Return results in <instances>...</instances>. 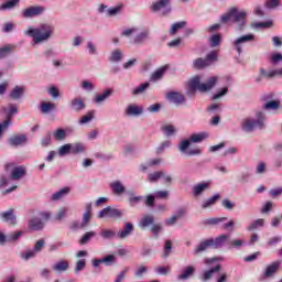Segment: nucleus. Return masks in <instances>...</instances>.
<instances>
[{"label": "nucleus", "mask_w": 282, "mask_h": 282, "mask_svg": "<svg viewBox=\"0 0 282 282\" xmlns=\"http://www.w3.org/2000/svg\"><path fill=\"white\" fill-rule=\"evenodd\" d=\"M224 246H228V248H241V246H243V240H230V235L224 234L216 238L200 241L199 245L195 247L194 254H202V252H206L208 248L219 250V248H224Z\"/></svg>", "instance_id": "f257e3e1"}, {"label": "nucleus", "mask_w": 282, "mask_h": 282, "mask_svg": "<svg viewBox=\"0 0 282 282\" xmlns=\"http://www.w3.org/2000/svg\"><path fill=\"white\" fill-rule=\"evenodd\" d=\"M215 85H217V77H209L206 83L202 84L199 76H195L187 85V96H195L197 89L200 93L209 91Z\"/></svg>", "instance_id": "f03ea898"}, {"label": "nucleus", "mask_w": 282, "mask_h": 282, "mask_svg": "<svg viewBox=\"0 0 282 282\" xmlns=\"http://www.w3.org/2000/svg\"><path fill=\"white\" fill-rule=\"evenodd\" d=\"M54 32V28H52L48 24H42L37 29H30L28 31V35L32 36L33 42L35 44L43 43V41H47L50 36H52V33Z\"/></svg>", "instance_id": "7ed1b4c3"}, {"label": "nucleus", "mask_w": 282, "mask_h": 282, "mask_svg": "<svg viewBox=\"0 0 282 282\" xmlns=\"http://www.w3.org/2000/svg\"><path fill=\"white\" fill-rule=\"evenodd\" d=\"M246 17H248L246 11H239L237 7H234L220 17V23H241V21H246Z\"/></svg>", "instance_id": "20e7f679"}, {"label": "nucleus", "mask_w": 282, "mask_h": 282, "mask_svg": "<svg viewBox=\"0 0 282 282\" xmlns=\"http://www.w3.org/2000/svg\"><path fill=\"white\" fill-rule=\"evenodd\" d=\"M219 58V53L217 51H212L204 58L197 57L193 61L192 67L193 69H206V67H210L212 63H217Z\"/></svg>", "instance_id": "39448f33"}, {"label": "nucleus", "mask_w": 282, "mask_h": 282, "mask_svg": "<svg viewBox=\"0 0 282 282\" xmlns=\"http://www.w3.org/2000/svg\"><path fill=\"white\" fill-rule=\"evenodd\" d=\"M4 171H11L10 180H13V181H19L25 177V175H28V170H25V166L23 165L17 166V163L14 162L7 163L4 165Z\"/></svg>", "instance_id": "423d86ee"}, {"label": "nucleus", "mask_w": 282, "mask_h": 282, "mask_svg": "<svg viewBox=\"0 0 282 282\" xmlns=\"http://www.w3.org/2000/svg\"><path fill=\"white\" fill-rule=\"evenodd\" d=\"M257 118L258 120L245 119L242 122L243 131L250 133L251 131H254V129H263V112H258Z\"/></svg>", "instance_id": "0eeeda50"}, {"label": "nucleus", "mask_w": 282, "mask_h": 282, "mask_svg": "<svg viewBox=\"0 0 282 282\" xmlns=\"http://www.w3.org/2000/svg\"><path fill=\"white\" fill-rule=\"evenodd\" d=\"M45 12L43 6H31L22 10L21 17L23 19H34V17H41Z\"/></svg>", "instance_id": "6e6552de"}, {"label": "nucleus", "mask_w": 282, "mask_h": 282, "mask_svg": "<svg viewBox=\"0 0 282 282\" xmlns=\"http://www.w3.org/2000/svg\"><path fill=\"white\" fill-rule=\"evenodd\" d=\"M124 213L118 208H111L110 206L100 210L97 215L98 219H105V217H109L110 219H120Z\"/></svg>", "instance_id": "1a4fd4ad"}, {"label": "nucleus", "mask_w": 282, "mask_h": 282, "mask_svg": "<svg viewBox=\"0 0 282 282\" xmlns=\"http://www.w3.org/2000/svg\"><path fill=\"white\" fill-rule=\"evenodd\" d=\"M8 144L9 147H13V149H19V147L28 144V135L13 134L8 139Z\"/></svg>", "instance_id": "9d476101"}, {"label": "nucleus", "mask_w": 282, "mask_h": 282, "mask_svg": "<svg viewBox=\"0 0 282 282\" xmlns=\"http://www.w3.org/2000/svg\"><path fill=\"white\" fill-rule=\"evenodd\" d=\"M153 12H160L163 10V14H170L171 12V0H159L152 4Z\"/></svg>", "instance_id": "9b49d317"}, {"label": "nucleus", "mask_w": 282, "mask_h": 282, "mask_svg": "<svg viewBox=\"0 0 282 282\" xmlns=\"http://www.w3.org/2000/svg\"><path fill=\"white\" fill-rule=\"evenodd\" d=\"M165 97L170 102H173L174 105H177V106L184 105V102H186V97H184V95H182L178 91H169L166 93Z\"/></svg>", "instance_id": "f8f14e48"}, {"label": "nucleus", "mask_w": 282, "mask_h": 282, "mask_svg": "<svg viewBox=\"0 0 282 282\" xmlns=\"http://www.w3.org/2000/svg\"><path fill=\"white\" fill-rule=\"evenodd\" d=\"M281 263H282L281 260H276L270 263L269 265H267L263 272V276H265V279H271V276H274V274L279 272V269L281 268Z\"/></svg>", "instance_id": "ddd939ff"}, {"label": "nucleus", "mask_w": 282, "mask_h": 282, "mask_svg": "<svg viewBox=\"0 0 282 282\" xmlns=\"http://www.w3.org/2000/svg\"><path fill=\"white\" fill-rule=\"evenodd\" d=\"M250 41H254L253 34L242 35L238 37L236 41H234V46L237 50L238 54H241L243 43H248Z\"/></svg>", "instance_id": "4468645a"}, {"label": "nucleus", "mask_w": 282, "mask_h": 282, "mask_svg": "<svg viewBox=\"0 0 282 282\" xmlns=\"http://www.w3.org/2000/svg\"><path fill=\"white\" fill-rule=\"evenodd\" d=\"M3 221H7L10 226H17V216L14 215V209H9L8 212H2L0 214Z\"/></svg>", "instance_id": "2eb2a0df"}, {"label": "nucleus", "mask_w": 282, "mask_h": 282, "mask_svg": "<svg viewBox=\"0 0 282 282\" xmlns=\"http://www.w3.org/2000/svg\"><path fill=\"white\" fill-rule=\"evenodd\" d=\"M153 224H155V218L148 214L140 219L139 228H141V230H147V228H149V226H153Z\"/></svg>", "instance_id": "dca6fc26"}, {"label": "nucleus", "mask_w": 282, "mask_h": 282, "mask_svg": "<svg viewBox=\"0 0 282 282\" xmlns=\"http://www.w3.org/2000/svg\"><path fill=\"white\" fill-rule=\"evenodd\" d=\"M221 270V264H217L216 267L204 271L203 275L200 276V281L208 282L210 279H213V275L215 272H219Z\"/></svg>", "instance_id": "f3484780"}, {"label": "nucleus", "mask_w": 282, "mask_h": 282, "mask_svg": "<svg viewBox=\"0 0 282 282\" xmlns=\"http://www.w3.org/2000/svg\"><path fill=\"white\" fill-rule=\"evenodd\" d=\"M195 274V267L188 265L183 269V272L177 275L178 281H188Z\"/></svg>", "instance_id": "a211bd4d"}, {"label": "nucleus", "mask_w": 282, "mask_h": 282, "mask_svg": "<svg viewBox=\"0 0 282 282\" xmlns=\"http://www.w3.org/2000/svg\"><path fill=\"white\" fill-rule=\"evenodd\" d=\"M23 94H25V87L15 86L9 94V98L10 100H19V98H23Z\"/></svg>", "instance_id": "6ab92c4d"}, {"label": "nucleus", "mask_w": 282, "mask_h": 282, "mask_svg": "<svg viewBox=\"0 0 282 282\" xmlns=\"http://www.w3.org/2000/svg\"><path fill=\"white\" fill-rule=\"evenodd\" d=\"M29 228L31 230H43V228H45V223H43L41 218L32 217L29 220Z\"/></svg>", "instance_id": "aec40b11"}, {"label": "nucleus", "mask_w": 282, "mask_h": 282, "mask_svg": "<svg viewBox=\"0 0 282 282\" xmlns=\"http://www.w3.org/2000/svg\"><path fill=\"white\" fill-rule=\"evenodd\" d=\"M14 50H17V45L14 44H7L0 47V61H2L3 58H8V56H10L12 52H14Z\"/></svg>", "instance_id": "412c9836"}, {"label": "nucleus", "mask_w": 282, "mask_h": 282, "mask_svg": "<svg viewBox=\"0 0 282 282\" xmlns=\"http://www.w3.org/2000/svg\"><path fill=\"white\" fill-rule=\"evenodd\" d=\"M131 232H133V224L126 223L123 226V230H120L117 234V237H119V239H127V237H129V235H131Z\"/></svg>", "instance_id": "4be33fe9"}, {"label": "nucleus", "mask_w": 282, "mask_h": 282, "mask_svg": "<svg viewBox=\"0 0 282 282\" xmlns=\"http://www.w3.org/2000/svg\"><path fill=\"white\" fill-rule=\"evenodd\" d=\"M169 70V65H164L160 68H158L154 73H152L150 80H160L162 79V76H164V74H166V72Z\"/></svg>", "instance_id": "5701e85b"}, {"label": "nucleus", "mask_w": 282, "mask_h": 282, "mask_svg": "<svg viewBox=\"0 0 282 282\" xmlns=\"http://www.w3.org/2000/svg\"><path fill=\"white\" fill-rule=\"evenodd\" d=\"M209 186L210 182H202L196 184L193 188L194 197H199V195H202V193H204V191H206V188H208Z\"/></svg>", "instance_id": "b1692460"}, {"label": "nucleus", "mask_w": 282, "mask_h": 282, "mask_svg": "<svg viewBox=\"0 0 282 282\" xmlns=\"http://www.w3.org/2000/svg\"><path fill=\"white\" fill-rule=\"evenodd\" d=\"M70 107L72 109H74V111H83V109H85L86 107L85 100H83L82 98H75L72 100Z\"/></svg>", "instance_id": "393cba45"}, {"label": "nucleus", "mask_w": 282, "mask_h": 282, "mask_svg": "<svg viewBox=\"0 0 282 282\" xmlns=\"http://www.w3.org/2000/svg\"><path fill=\"white\" fill-rule=\"evenodd\" d=\"M219 199H221V195L215 194L214 196H212L207 200H204V203L202 205V208H204V209L210 208V206H215V204H217V202H219Z\"/></svg>", "instance_id": "a878e982"}, {"label": "nucleus", "mask_w": 282, "mask_h": 282, "mask_svg": "<svg viewBox=\"0 0 282 282\" xmlns=\"http://www.w3.org/2000/svg\"><path fill=\"white\" fill-rule=\"evenodd\" d=\"M113 94V88H108L95 97V102H102Z\"/></svg>", "instance_id": "bb28decb"}, {"label": "nucleus", "mask_w": 282, "mask_h": 282, "mask_svg": "<svg viewBox=\"0 0 282 282\" xmlns=\"http://www.w3.org/2000/svg\"><path fill=\"white\" fill-rule=\"evenodd\" d=\"M110 187L115 195H122V193H124V185H122V183H120V181L112 182L110 184Z\"/></svg>", "instance_id": "cd10ccee"}, {"label": "nucleus", "mask_w": 282, "mask_h": 282, "mask_svg": "<svg viewBox=\"0 0 282 282\" xmlns=\"http://www.w3.org/2000/svg\"><path fill=\"white\" fill-rule=\"evenodd\" d=\"M54 272H66L69 270V262L62 260L53 265Z\"/></svg>", "instance_id": "c85d7f7f"}, {"label": "nucleus", "mask_w": 282, "mask_h": 282, "mask_svg": "<svg viewBox=\"0 0 282 282\" xmlns=\"http://www.w3.org/2000/svg\"><path fill=\"white\" fill-rule=\"evenodd\" d=\"M126 113H127V116H141L142 108H140L139 106H135V105H130L126 109Z\"/></svg>", "instance_id": "c756f323"}, {"label": "nucleus", "mask_w": 282, "mask_h": 282, "mask_svg": "<svg viewBox=\"0 0 282 282\" xmlns=\"http://www.w3.org/2000/svg\"><path fill=\"white\" fill-rule=\"evenodd\" d=\"M206 138H208V133H206V132L194 133L189 137V141H192L194 143H199V142H204V140H206Z\"/></svg>", "instance_id": "7c9ffc66"}, {"label": "nucleus", "mask_w": 282, "mask_h": 282, "mask_svg": "<svg viewBox=\"0 0 282 282\" xmlns=\"http://www.w3.org/2000/svg\"><path fill=\"white\" fill-rule=\"evenodd\" d=\"M96 237V231H87L86 234L83 235V237L79 240L80 246H85L91 241Z\"/></svg>", "instance_id": "2f4dec72"}, {"label": "nucleus", "mask_w": 282, "mask_h": 282, "mask_svg": "<svg viewBox=\"0 0 282 282\" xmlns=\"http://www.w3.org/2000/svg\"><path fill=\"white\" fill-rule=\"evenodd\" d=\"M265 226V220L263 218L256 219L253 223L249 225L247 230L252 231L257 230V228H263Z\"/></svg>", "instance_id": "473e14b6"}, {"label": "nucleus", "mask_w": 282, "mask_h": 282, "mask_svg": "<svg viewBox=\"0 0 282 282\" xmlns=\"http://www.w3.org/2000/svg\"><path fill=\"white\" fill-rule=\"evenodd\" d=\"M70 153H73L74 155H78V153H85V144L83 143L70 144Z\"/></svg>", "instance_id": "72a5a7b5"}, {"label": "nucleus", "mask_w": 282, "mask_h": 282, "mask_svg": "<svg viewBox=\"0 0 282 282\" xmlns=\"http://www.w3.org/2000/svg\"><path fill=\"white\" fill-rule=\"evenodd\" d=\"M21 0H9L0 6V10H12L19 6Z\"/></svg>", "instance_id": "f704fd0d"}, {"label": "nucleus", "mask_w": 282, "mask_h": 282, "mask_svg": "<svg viewBox=\"0 0 282 282\" xmlns=\"http://www.w3.org/2000/svg\"><path fill=\"white\" fill-rule=\"evenodd\" d=\"M183 28H186V21L176 22L172 25L170 34L172 36H175V34H177V31L183 30Z\"/></svg>", "instance_id": "c9c22d12"}, {"label": "nucleus", "mask_w": 282, "mask_h": 282, "mask_svg": "<svg viewBox=\"0 0 282 282\" xmlns=\"http://www.w3.org/2000/svg\"><path fill=\"white\" fill-rule=\"evenodd\" d=\"M56 109V105L54 102L47 101L41 104L42 113H50V111H54Z\"/></svg>", "instance_id": "e433bc0d"}, {"label": "nucleus", "mask_w": 282, "mask_h": 282, "mask_svg": "<svg viewBox=\"0 0 282 282\" xmlns=\"http://www.w3.org/2000/svg\"><path fill=\"white\" fill-rule=\"evenodd\" d=\"M69 193V187L62 188L61 191L54 193L52 195V200L53 202H58V199H62V197H65Z\"/></svg>", "instance_id": "4c0bfd02"}, {"label": "nucleus", "mask_w": 282, "mask_h": 282, "mask_svg": "<svg viewBox=\"0 0 282 282\" xmlns=\"http://www.w3.org/2000/svg\"><path fill=\"white\" fill-rule=\"evenodd\" d=\"M96 111L90 110L85 116H83L79 120V124H87V122H91L94 120Z\"/></svg>", "instance_id": "58836bf2"}, {"label": "nucleus", "mask_w": 282, "mask_h": 282, "mask_svg": "<svg viewBox=\"0 0 282 282\" xmlns=\"http://www.w3.org/2000/svg\"><path fill=\"white\" fill-rule=\"evenodd\" d=\"M17 113H19V108L17 107V105L10 104L9 105V111H8L7 119H6V120H9V124L12 120V116H14Z\"/></svg>", "instance_id": "ea45409f"}, {"label": "nucleus", "mask_w": 282, "mask_h": 282, "mask_svg": "<svg viewBox=\"0 0 282 282\" xmlns=\"http://www.w3.org/2000/svg\"><path fill=\"white\" fill-rule=\"evenodd\" d=\"M53 138L57 141L65 140V138H67V132L63 128H58L53 133Z\"/></svg>", "instance_id": "a19ab883"}, {"label": "nucleus", "mask_w": 282, "mask_h": 282, "mask_svg": "<svg viewBox=\"0 0 282 282\" xmlns=\"http://www.w3.org/2000/svg\"><path fill=\"white\" fill-rule=\"evenodd\" d=\"M149 39V30H143L134 37V43H144Z\"/></svg>", "instance_id": "79ce46f5"}, {"label": "nucleus", "mask_w": 282, "mask_h": 282, "mask_svg": "<svg viewBox=\"0 0 282 282\" xmlns=\"http://www.w3.org/2000/svg\"><path fill=\"white\" fill-rule=\"evenodd\" d=\"M161 130L167 138H171V135H173V133H175V126L165 124V126L161 127Z\"/></svg>", "instance_id": "37998d69"}, {"label": "nucleus", "mask_w": 282, "mask_h": 282, "mask_svg": "<svg viewBox=\"0 0 282 282\" xmlns=\"http://www.w3.org/2000/svg\"><path fill=\"white\" fill-rule=\"evenodd\" d=\"M227 217H220V218H208L205 220L206 226H217V224H221V221H226Z\"/></svg>", "instance_id": "c03bdc74"}, {"label": "nucleus", "mask_w": 282, "mask_h": 282, "mask_svg": "<svg viewBox=\"0 0 282 282\" xmlns=\"http://www.w3.org/2000/svg\"><path fill=\"white\" fill-rule=\"evenodd\" d=\"M221 43V34H214L209 39L210 47H217Z\"/></svg>", "instance_id": "a18cd8bd"}, {"label": "nucleus", "mask_w": 282, "mask_h": 282, "mask_svg": "<svg viewBox=\"0 0 282 282\" xmlns=\"http://www.w3.org/2000/svg\"><path fill=\"white\" fill-rule=\"evenodd\" d=\"M149 86H150L149 83L141 84L139 87L133 89L132 95L138 96L140 94H144V91H147V89H149Z\"/></svg>", "instance_id": "49530a36"}, {"label": "nucleus", "mask_w": 282, "mask_h": 282, "mask_svg": "<svg viewBox=\"0 0 282 282\" xmlns=\"http://www.w3.org/2000/svg\"><path fill=\"white\" fill-rule=\"evenodd\" d=\"M66 216H67V208L62 207L58 209L57 214L53 218V221H62V219H65Z\"/></svg>", "instance_id": "de8ad7c7"}, {"label": "nucleus", "mask_w": 282, "mask_h": 282, "mask_svg": "<svg viewBox=\"0 0 282 282\" xmlns=\"http://www.w3.org/2000/svg\"><path fill=\"white\" fill-rule=\"evenodd\" d=\"M68 153H72V144L69 143L62 145L58 150V155L62 158L68 155Z\"/></svg>", "instance_id": "09e8293b"}, {"label": "nucleus", "mask_w": 282, "mask_h": 282, "mask_svg": "<svg viewBox=\"0 0 282 282\" xmlns=\"http://www.w3.org/2000/svg\"><path fill=\"white\" fill-rule=\"evenodd\" d=\"M161 177H164V173L162 171L150 173L148 175V181L149 182H158Z\"/></svg>", "instance_id": "8fccbe9b"}, {"label": "nucleus", "mask_w": 282, "mask_h": 282, "mask_svg": "<svg viewBox=\"0 0 282 282\" xmlns=\"http://www.w3.org/2000/svg\"><path fill=\"white\" fill-rule=\"evenodd\" d=\"M100 236L102 239H113V237H116V231L111 229H102Z\"/></svg>", "instance_id": "3c124183"}, {"label": "nucleus", "mask_w": 282, "mask_h": 282, "mask_svg": "<svg viewBox=\"0 0 282 282\" xmlns=\"http://www.w3.org/2000/svg\"><path fill=\"white\" fill-rule=\"evenodd\" d=\"M110 61L111 63H118V61H122V52L120 50H115L111 53Z\"/></svg>", "instance_id": "603ef678"}, {"label": "nucleus", "mask_w": 282, "mask_h": 282, "mask_svg": "<svg viewBox=\"0 0 282 282\" xmlns=\"http://www.w3.org/2000/svg\"><path fill=\"white\" fill-rule=\"evenodd\" d=\"M101 261L102 263H105V265H113V263H116V256L113 254L106 256L101 258Z\"/></svg>", "instance_id": "864d4df0"}, {"label": "nucleus", "mask_w": 282, "mask_h": 282, "mask_svg": "<svg viewBox=\"0 0 282 282\" xmlns=\"http://www.w3.org/2000/svg\"><path fill=\"white\" fill-rule=\"evenodd\" d=\"M281 107V102L276 100L268 101L264 106L263 109H279Z\"/></svg>", "instance_id": "5fc2aeb1"}, {"label": "nucleus", "mask_w": 282, "mask_h": 282, "mask_svg": "<svg viewBox=\"0 0 282 282\" xmlns=\"http://www.w3.org/2000/svg\"><path fill=\"white\" fill-rule=\"evenodd\" d=\"M86 265L87 261L85 259L78 260L75 265V272H82V270H85Z\"/></svg>", "instance_id": "6e6d98bb"}, {"label": "nucleus", "mask_w": 282, "mask_h": 282, "mask_svg": "<svg viewBox=\"0 0 282 282\" xmlns=\"http://www.w3.org/2000/svg\"><path fill=\"white\" fill-rule=\"evenodd\" d=\"M143 197L142 196H134L133 194L130 195L128 202L130 206H135V204H140L142 202Z\"/></svg>", "instance_id": "4d7b16f0"}, {"label": "nucleus", "mask_w": 282, "mask_h": 282, "mask_svg": "<svg viewBox=\"0 0 282 282\" xmlns=\"http://www.w3.org/2000/svg\"><path fill=\"white\" fill-rule=\"evenodd\" d=\"M120 10H122V4H119L115 8H110L107 10V17H116V14L120 12Z\"/></svg>", "instance_id": "13d9d810"}, {"label": "nucleus", "mask_w": 282, "mask_h": 282, "mask_svg": "<svg viewBox=\"0 0 282 282\" xmlns=\"http://www.w3.org/2000/svg\"><path fill=\"white\" fill-rule=\"evenodd\" d=\"M261 76H264L265 78H274L276 74H279V70H270L269 73L265 72V69L261 68L260 69Z\"/></svg>", "instance_id": "bf43d9fd"}, {"label": "nucleus", "mask_w": 282, "mask_h": 282, "mask_svg": "<svg viewBox=\"0 0 282 282\" xmlns=\"http://www.w3.org/2000/svg\"><path fill=\"white\" fill-rule=\"evenodd\" d=\"M145 206L149 208H153L155 206V196L153 195H148L145 200H144Z\"/></svg>", "instance_id": "052dcab7"}, {"label": "nucleus", "mask_w": 282, "mask_h": 282, "mask_svg": "<svg viewBox=\"0 0 282 282\" xmlns=\"http://www.w3.org/2000/svg\"><path fill=\"white\" fill-rule=\"evenodd\" d=\"M150 230L154 235V237H159L160 232L162 231V225L153 224Z\"/></svg>", "instance_id": "680f3d73"}, {"label": "nucleus", "mask_w": 282, "mask_h": 282, "mask_svg": "<svg viewBox=\"0 0 282 282\" xmlns=\"http://www.w3.org/2000/svg\"><path fill=\"white\" fill-rule=\"evenodd\" d=\"M169 147H171V141L162 142L160 147L156 149L158 155H160V153H164V149H169Z\"/></svg>", "instance_id": "e2e57ef3"}, {"label": "nucleus", "mask_w": 282, "mask_h": 282, "mask_svg": "<svg viewBox=\"0 0 282 282\" xmlns=\"http://www.w3.org/2000/svg\"><path fill=\"white\" fill-rule=\"evenodd\" d=\"M191 139L189 140H183L181 141V144H180V151L182 153H186V149H188L191 147Z\"/></svg>", "instance_id": "0e129e2a"}, {"label": "nucleus", "mask_w": 282, "mask_h": 282, "mask_svg": "<svg viewBox=\"0 0 282 282\" xmlns=\"http://www.w3.org/2000/svg\"><path fill=\"white\" fill-rule=\"evenodd\" d=\"M281 0H268L265 2V8L272 9V8H276L278 6H280Z\"/></svg>", "instance_id": "69168bd1"}, {"label": "nucleus", "mask_w": 282, "mask_h": 282, "mask_svg": "<svg viewBox=\"0 0 282 282\" xmlns=\"http://www.w3.org/2000/svg\"><path fill=\"white\" fill-rule=\"evenodd\" d=\"M282 54L281 53H273L271 55V63H281Z\"/></svg>", "instance_id": "338daca9"}, {"label": "nucleus", "mask_w": 282, "mask_h": 282, "mask_svg": "<svg viewBox=\"0 0 282 282\" xmlns=\"http://www.w3.org/2000/svg\"><path fill=\"white\" fill-rule=\"evenodd\" d=\"M269 195L270 197H279V195H282V187L269 191Z\"/></svg>", "instance_id": "774afa93"}]
</instances>
